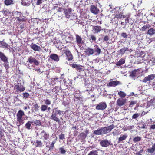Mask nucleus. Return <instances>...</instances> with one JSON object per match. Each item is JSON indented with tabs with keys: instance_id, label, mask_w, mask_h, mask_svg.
<instances>
[{
	"instance_id": "1",
	"label": "nucleus",
	"mask_w": 155,
	"mask_h": 155,
	"mask_svg": "<svg viewBox=\"0 0 155 155\" xmlns=\"http://www.w3.org/2000/svg\"><path fill=\"white\" fill-rule=\"evenodd\" d=\"M114 127V124H112L107 127L97 129L94 131V134L96 135H104L110 132Z\"/></svg>"
},
{
	"instance_id": "2",
	"label": "nucleus",
	"mask_w": 155,
	"mask_h": 155,
	"mask_svg": "<svg viewBox=\"0 0 155 155\" xmlns=\"http://www.w3.org/2000/svg\"><path fill=\"white\" fill-rule=\"evenodd\" d=\"M52 113L50 117V119L60 123V120L57 117V114L61 115L63 114L64 112L57 109V108H55L52 109Z\"/></svg>"
},
{
	"instance_id": "3",
	"label": "nucleus",
	"mask_w": 155,
	"mask_h": 155,
	"mask_svg": "<svg viewBox=\"0 0 155 155\" xmlns=\"http://www.w3.org/2000/svg\"><path fill=\"white\" fill-rule=\"evenodd\" d=\"M71 11V8H68L64 11V13L67 18L73 19L76 18V16L75 13H72Z\"/></svg>"
},
{
	"instance_id": "4",
	"label": "nucleus",
	"mask_w": 155,
	"mask_h": 155,
	"mask_svg": "<svg viewBox=\"0 0 155 155\" xmlns=\"http://www.w3.org/2000/svg\"><path fill=\"white\" fill-rule=\"evenodd\" d=\"M99 144L101 146L103 147H107L109 145L112 146L113 143L110 140H108L107 139H103L100 141Z\"/></svg>"
},
{
	"instance_id": "5",
	"label": "nucleus",
	"mask_w": 155,
	"mask_h": 155,
	"mask_svg": "<svg viewBox=\"0 0 155 155\" xmlns=\"http://www.w3.org/2000/svg\"><path fill=\"white\" fill-rule=\"evenodd\" d=\"M15 87L16 90L15 92L17 94L24 91L25 89L24 86L19 82H18L17 84L15 85Z\"/></svg>"
},
{
	"instance_id": "6",
	"label": "nucleus",
	"mask_w": 155,
	"mask_h": 155,
	"mask_svg": "<svg viewBox=\"0 0 155 155\" xmlns=\"http://www.w3.org/2000/svg\"><path fill=\"white\" fill-rule=\"evenodd\" d=\"M37 135L38 136V137L40 139L45 140H48L49 137V134L47 133L44 130L42 131L40 133L38 134Z\"/></svg>"
},
{
	"instance_id": "7",
	"label": "nucleus",
	"mask_w": 155,
	"mask_h": 155,
	"mask_svg": "<svg viewBox=\"0 0 155 155\" xmlns=\"http://www.w3.org/2000/svg\"><path fill=\"white\" fill-rule=\"evenodd\" d=\"M107 105L105 102H102L98 104L96 107V109L97 110H103L105 109Z\"/></svg>"
},
{
	"instance_id": "8",
	"label": "nucleus",
	"mask_w": 155,
	"mask_h": 155,
	"mask_svg": "<svg viewBox=\"0 0 155 155\" xmlns=\"http://www.w3.org/2000/svg\"><path fill=\"white\" fill-rule=\"evenodd\" d=\"M28 61L30 64H32L33 63L36 66L38 65L39 64L38 61L36 60L35 58L32 56H30L28 58Z\"/></svg>"
},
{
	"instance_id": "9",
	"label": "nucleus",
	"mask_w": 155,
	"mask_h": 155,
	"mask_svg": "<svg viewBox=\"0 0 155 155\" xmlns=\"http://www.w3.org/2000/svg\"><path fill=\"white\" fill-rule=\"evenodd\" d=\"M64 53L66 54V58L68 60H71L73 59V56L71 52L68 49L64 50Z\"/></svg>"
},
{
	"instance_id": "10",
	"label": "nucleus",
	"mask_w": 155,
	"mask_h": 155,
	"mask_svg": "<svg viewBox=\"0 0 155 155\" xmlns=\"http://www.w3.org/2000/svg\"><path fill=\"white\" fill-rule=\"evenodd\" d=\"M155 78V75L152 74L145 77L144 78L143 80L142 81L143 82L146 83L147 81L153 80Z\"/></svg>"
},
{
	"instance_id": "11",
	"label": "nucleus",
	"mask_w": 155,
	"mask_h": 155,
	"mask_svg": "<svg viewBox=\"0 0 155 155\" xmlns=\"http://www.w3.org/2000/svg\"><path fill=\"white\" fill-rule=\"evenodd\" d=\"M90 11L92 13L94 14H97L99 12V9L94 5L91 6Z\"/></svg>"
},
{
	"instance_id": "12",
	"label": "nucleus",
	"mask_w": 155,
	"mask_h": 155,
	"mask_svg": "<svg viewBox=\"0 0 155 155\" xmlns=\"http://www.w3.org/2000/svg\"><path fill=\"white\" fill-rule=\"evenodd\" d=\"M70 65L73 68H75L77 70H78L79 71H83L82 68V66L78 64H70Z\"/></svg>"
},
{
	"instance_id": "13",
	"label": "nucleus",
	"mask_w": 155,
	"mask_h": 155,
	"mask_svg": "<svg viewBox=\"0 0 155 155\" xmlns=\"http://www.w3.org/2000/svg\"><path fill=\"white\" fill-rule=\"evenodd\" d=\"M126 103V100L121 98H119L117 101V104L119 107H121L124 105Z\"/></svg>"
},
{
	"instance_id": "14",
	"label": "nucleus",
	"mask_w": 155,
	"mask_h": 155,
	"mask_svg": "<svg viewBox=\"0 0 155 155\" xmlns=\"http://www.w3.org/2000/svg\"><path fill=\"white\" fill-rule=\"evenodd\" d=\"M75 36L77 45H79L83 43L84 41L82 40V38L78 34H76L75 35Z\"/></svg>"
},
{
	"instance_id": "15",
	"label": "nucleus",
	"mask_w": 155,
	"mask_h": 155,
	"mask_svg": "<svg viewBox=\"0 0 155 155\" xmlns=\"http://www.w3.org/2000/svg\"><path fill=\"white\" fill-rule=\"evenodd\" d=\"M50 58L52 60L56 62H58L59 60V57L56 54H51L50 55Z\"/></svg>"
},
{
	"instance_id": "16",
	"label": "nucleus",
	"mask_w": 155,
	"mask_h": 155,
	"mask_svg": "<svg viewBox=\"0 0 155 155\" xmlns=\"http://www.w3.org/2000/svg\"><path fill=\"white\" fill-rule=\"evenodd\" d=\"M30 47L31 48L35 51H39L41 49L40 47L38 46L35 44H32L30 45Z\"/></svg>"
},
{
	"instance_id": "17",
	"label": "nucleus",
	"mask_w": 155,
	"mask_h": 155,
	"mask_svg": "<svg viewBox=\"0 0 155 155\" xmlns=\"http://www.w3.org/2000/svg\"><path fill=\"white\" fill-rule=\"evenodd\" d=\"M85 52L87 55L90 56L94 54V49L88 48L86 49Z\"/></svg>"
},
{
	"instance_id": "18",
	"label": "nucleus",
	"mask_w": 155,
	"mask_h": 155,
	"mask_svg": "<svg viewBox=\"0 0 155 155\" xmlns=\"http://www.w3.org/2000/svg\"><path fill=\"white\" fill-rule=\"evenodd\" d=\"M0 59L3 62H5L7 61L8 58L4 53L0 51Z\"/></svg>"
},
{
	"instance_id": "19",
	"label": "nucleus",
	"mask_w": 155,
	"mask_h": 155,
	"mask_svg": "<svg viewBox=\"0 0 155 155\" xmlns=\"http://www.w3.org/2000/svg\"><path fill=\"white\" fill-rule=\"evenodd\" d=\"M101 28L99 26H94L93 28L94 33L95 34L98 33L101 30Z\"/></svg>"
},
{
	"instance_id": "20",
	"label": "nucleus",
	"mask_w": 155,
	"mask_h": 155,
	"mask_svg": "<svg viewBox=\"0 0 155 155\" xmlns=\"http://www.w3.org/2000/svg\"><path fill=\"white\" fill-rule=\"evenodd\" d=\"M39 107L40 106L37 103L34 104L33 105V108L35 112H36L37 115H40L39 112Z\"/></svg>"
},
{
	"instance_id": "21",
	"label": "nucleus",
	"mask_w": 155,
	"mask_h": 155,
	"mask_svg": "<svg viewBox=\"0 0 155 155\" xmlns=\"http://www.w3.org/2000/svg\"><path fill=\"white\" fill-rule=\"evenodd\" d=\"M24 115V112L21 110H19L17 114V118L22 119V116Z\"/></svg>"
},
{
	"instance_id": "22",
	"label": "nucleus",
	"mask_w": 155,
	"mask_h": 155,
	"mask_svg": "<svg viewBox=\"0 0 155 155\" xmlns=\"http://www.w3.org/2000/svg\"><path fill=\"white\" fill-rule=\"evenodd\" d=\"M127 134H124L123 135H120L118 139V143H120L121 141L125 140L127 138Z\"/></svg>"
},
{
	"instance_id": "23",
	"label": "nucleus",
	"mask_w": 155,
	"mask_h": 155,
	"mask_svg": "<svg viewBox=\"0 0 155 155\" xmlns=\"http://www.w3.org/2000/svg\"><path fill=\"white\" fill-rule=\"evenodd\" d=\"M120 84V82L118 81H112L109 83V86L115 87Z\"/></svg>"
},
{
	"instance_id": "24",
	"label": "nucleus",
	"mask_w": 155,
	"mask_h": 155,
	"mask_svg": "<svg viewBox=\"0 0 155 155\" xmlns=\"http://www.w3.org/2000/svg\"><path fill=\"white\" fill-rule=\"evenodd\" d=\"M94 52H96V55H99L101 52V50L99 48V46L97 45H95L94 46Z\"/></svg>"
},
{
	"instance_id": "25",
	"label": "nucleus",
	"mask_w": 155,
	"mask_h": 155,
	"mask_svg": "<svg viewBox=\"0 0 155 155\" xmlns=\"http://www.w3.org/2000/svg\"><path fill=\"white\" fill-rule=\"evenodd\" d=\"M16 125L17 126L19 127L24 123V120L21 118H17Z\"/></svg>"
},
{
	"instance_id": "26",
	"label": "nucleus",
	"mask_w": 155,
	"mask_h": 155,
	"mask_svg": "<svg viewBox=\"0 0 155 155\" xmlns=\"http://www.w3.org/2000/svg\"><path fill=\"white\" fill-rule=\"evenodd\" d=\"M3 41L4 40L2 41H1V42H0V47H1L4 48H8L9 47V45L5 42H4Z\"/></svg>"
},
{
	"instance_id": "27",
	"label": "nucleus",
	"mask_w": 155,
	"mask_h": 155,
	"mask_svg": "<svg viewBox=\"0 0 155 155\" xmlns=\"http://www.w3.org/2000/svg\"><path fill=\"white\" fill-rule=\"evenodd\" d=\"M100 150L99 149H98L97 150H92L89 152L88 155H98V151Z\"/></svg>"
},
{
	"instance_id": "28",
	"label": "nucleus",
	"mask_w": 155,
	"mask_h": 155,
	"mask_svg": "<svg viewBox=\"0 0 155 155\" xmlns=\"http://www.w3.org/2000/svg\"><path fill=\"white\" fill-rule=\"evenodd\" d=\"M155 151V143H154L152 146L151 148H148L147 149V151L148 152L150 153H153Z\"/></svg>"
},
{
	"instance_id": "29",
	"label": "nucleus",
	"mask_w": 155,
	"mask_h": 155,
	"mask_svg": "<svg viewBox=\"0 0 155 155\" xmlns=\"http://www.w3.org/2000/svg\"><path fill=\"white\" fill-rule=\"evenodd\" d=\"M32 122L30 121H28L25 124V127L26 128L29 130L31 128V124Z\"/></svg>"
},
{
	"instance_id": "30",
	"label": "nucleus",
	"mask_w": 155,
	"mask_h": 155,
	"mask_svg": "<svg viewBox=\"0 0 155 155\" xmlns=\"http://www.w3.org/2000/svg\"><path fill=\"white\" fill-rule=\"evenodd\" d=\"M147 34L150 35H152L155 34V29L151 28L148 30Z\"/></svg>"
},
{
	"instance_id": "31",
	"label": "nucleus",
	"mask_w": 155,
	"mask_h": 155,
	"mask_svg": "<svg viewBox=\"0 0 155 155\" xmlns=\"http://www.w3.org/2000/svg\"><path fill=\"white\" fill-rule=\"evenodd\" d=\"M128 48H127L124 47L120 50L119 51V52L122 55L124 54L126 52V51L128 50Z\"/></svg>"
},
{
	"instance_id": "32",
	"label": "nucleus",
	"mask_w": 155,
	"mask_h": 155,
	"mask_svg": "<svg viewBox=\"0 0 155 155\" xmlns=\"http://www.w3.org/2000/svg\"><path fill=\"white\" fill-rule=\"evenodd\" d=\"M125 60L122 58L116 63V65L117 66H120L124 64L125 63Z\"/></svg>"
},
{
	"instance_id": "33",
	"label": "nucleus",
	"mask_w": 155,
	"mask_h": 155,
	"mask_svg": "<svg viewBox=\"0 0 155 155\" xmlns=\"http://www.w3.org/2000/svg\"><path fill=\"white\" fill-rule=\"evenodd\" d=\"M5 4L7 6H8L11 5L13 4V0H5L4 1Z\"/></svg>"
},
{
	"instance_id": "34",
	"label": "nucleus",
	"mask_w": 155,
	"mask_h": 155,
	"mask_svg": "<svg viewBox=\"0 0 155 155\" xmlns=\"http://www.w3.org/2000/svg\"><path fill=\"white\" fill-rule=\"evenodd\" d=\"M137 71L136 70L133 71L130 76L131 77L133 78L136 77L137 76Z\"/></svg>"
},
{
	"instance_id": "35",
	"label": "nucleus",
	"mask_w": 155,
	"mask_h": 155,
	"mask_svg": "<svg viewBox=\"0 0 155 155\" xmlns=\"http://www.w3.org/2000/svg\"><path fill=\"white\" fill-rule=\"evenodd\" d=\"M14 15L16 16V18L19 17L21 15V13L19 12L15 11L13 12Z\"/></svg>"
},
{
	"instance_id": "36",
	"label": "nucleus",
	"mask_w": 155,
	"mask_h": 155,
	"mask_svg": "<svg viewBox=\"0 0 155 155\" xmlns=\"http://www.w3.org/2000/svg\"><path fill=\"white\" fill-rule=\"evenodd\" d=\"M118 94L122 98L125 97L126 96V93L121 91H118Z\"/></svg>"
},
{
	"instance_id": "37",
	"label": "nucleus",
	"mask_w": 155,
	"mask_h": 155,
	"mask_svg": "<svg viewBox=\"0 0 155 155\" xmlns=\"http://www.w3.org/2000/svg\"><path fill=\"white\" fill-rule=\"evenodd\" d=\"M5 16H7L10 13L8 10H3L1 11Z\"/></svg>"
},
{
	"instance_id": "38",
	"label": "nucleus",
	"mask_w": 155,
	"mask_h": 155,
	"mask_svg": "<svg viewBox=\"0 0 155 155\" xmlns=\"http://www.w3.org/2000/svg\"><path fill=\"white\" fill-rule=\"evenodd\" d=\"M47 106L43 104L41 105V111L42 112H44L47 110Z\"/></svg>"
},
{
	"instance_id": "39",
	"label": "nucleus",
	"mask_w": 155,
	"mask_h": 155,
	"mask_svg": "<svg viewBox=\"0 0 155 155\" xmlns=\"http://www.w3.org/2000/svg\"><path fill=\"white\" fill-rule=\"evenodd\" d=\"M44 101L45 104V105L47 106L51 104V102L48 99L44 100Z\"/></svg>"
},
{
	"instance_id": "40",
	"label": "nucleus",
	"mask_w": 155,
	"mask_h": 155,
	"mask_svg": "<svg viewBox=\"0 0 155 155\" xmlns=\"http://www.w3.org/2000/svg\"><path fill=\"white\" fill-rule=\"evenodd\" d=\"M141 139V138L140 137L137 136L134 138L133 141L134 142H136L140 141Z\"/></svg>"
},
{
	"instance_id": "41",
	"label": "nucleus",
	"mask_w": 155,
	"mask_h": 155,
	"mask_svg": "<svg viewBox=\"0 0 155 155\" xmlns=\"http://www.w3.org/2000/svg\"><path fill=\"white\" fill-rule=\"evenodd\" d=\"M90 38H89L90 39V40L91 39L93 41H95L96 39V37L93 35H89Z\"/></svg>"
},
{
	"instance_id": "42",
	"label": "nucleus",
	"mask_w": 155,
	"mask_h": 155,
	"mask_svg": "<svg viewBox=\"0 0 155 155\" xmlns=\"http://www.w3.org/2000/svg\"><path fill=\"white\" fill-rule=\"evenodd\" d=\"M115 17L117 18H124V16L122 15L121 13L117 14L116 15Z\"/></svg>"
},
{
	"instance_id": "43",
	"label": "nucleus",
	"mask_w": 155,
	"mask_h": 155,
	"mask_svg": "<svg viewBox=\"0 0 155 155\" xmlns=\"http://www.w3.org/2000/svg\"><path fill=\"white\" fill-rule=\"evenodd\" d=\"M140 115V114L139 113H135L133 115L132 117V119H135L139 117Z\"/></svg>"
},
{
	"instance_id": "44",
	"label": "nucleus",
	"mask_w": 155,
	"mask_h": 155,
	"mask_svg": "<svg viewBox=\"0 0 155 155\" xmlns=\"http://www.w3.org/2000/svg\"><path fill=\"white\" fill-rule=\"evenodd\" d=\"M59 150L61 153L62 154H64L66 152V150L63 147L60 148Z\"/></svg>"
},
{
	"instance_id": "45",
	"label": "nucleus",
	"mask_w": 155,
	"mask_h": 155,
	"mask_svg": "<svg viewBox=\"0 0 155 155\" xmlns=\"http://www.w3.org/2000/svg\"><path fill=\"white\" fill-rule=\"evenodd\" d=\"M4 66L6 69L8 68V59H7V61L4 62Z\"/></svg>"
},
{
	"instance_id": "46",
	"label": "nucleus",
	"mask_w": 155,
	"mask_h": 155,
	"mask_svg": "<svg viewBox=\"0 0 155 155\" xmlns=\"http://www.w3.org/2000/svg\"><path fill=\"white\" fill-rule=\"evenodd\" d=\"M21 4L24 6H28V4L25 2L24 0H21Z\"/></svg>"
},
{
	"instance_id": "47",
	"label": "nucleus",
	"mask_w": 155,
	"mask_h": 155,
	"mask_svg": "<svg viewBox=\"0 0 155 155\" xmlns=\"http://www.w3.org/2000/svg\"><path fill=\"white\" fill-rule=\"evenodd\" d=\"M36 143L37 144V146L38 147H41L42 146V143L41 141L37 140Z\"/></svg>"
},
{
	"instance_id": "48",
	"label": "nucleus",
	"mask_w": 155,
	"mask_h": 155,
	"mask_svg": "<svg viewBox=\"0 0 155 155\" xmlns=\"http://www.w3.org/2000/svg\"><path fill=\"white\" fill-rule=\"evenodd\" d=\"M44 1V0H37L36 4L37 5H39L41 4Z\"/></svg>"
},
{
	"instance_id": "49",
	"label": "nucleus",
	"mask_w": 155,
	"mask_h": 155,
	"mask_svg": "<svg viewBox=\"0 0 155 155\" xmlns=\"http://www.w3.org/2000/svg\"><path fill=\"white\" fill-rule=\"evenodd\" d=\"M61 87H56L55 88V90L54 91L56 93H57L58 92L61 91Z\"/></svg>"
},
{
	"instance_id": "50",
	"label": "nucleus",
	"mask_w": 155,
	"mask_h": 155,
	"mask_svg": "<svg viewBox=\"0 0 155 155\" xmlns=\"http://www.w3.org/2000/svg\"><path fill=\"white\" fill-rule=\"evenodd\" d=\"M22 95H23V97L24 98H28V97L29 96V94L26 92L23 93L22 94Z\"/></svg>"
},
{
	"instance_id": "51",
	"label": "nucleus",
	"mask_w": 155,
	"mask_h": 155,
	"mask_svg": "<svg viewBox=\"0 0 155 155\" xmlns=\"http://www.w3.org/2000/svg\"><path fill=\"white\" fill-rule=\"evenodd\" d=\"M81 137L83 139H85L87 136V134L85 133H81L80 134Z\"/></svg>"
},
{
	"instance_id": "52",
	"label": "nucleus",
	"mask_w": 155,
	"mask_h": 155,
	"mask_svg": "<svg viewBox=\"0 0 155 155\" xmlns=\"http://www.w3.org/2000/svg\"><path fill=\"white\" fill-rule=\"evenodd\" d=\"M34 123L36 125H40L41 124V122L39 120H37L34 121Z\"/></svg>"
},
{
	"instance_id": "53",
	"label": "nucleus",
	"mask_w": 155,
	"mask_h": 155,
	"mask_svg": "<svg viewBox=\"0 0 155 155\" xmlns=\"http://www.w3.org/2000/svg\"><path fill=\"white\" fill-rule=\"evenodd\" d=\"M121 36L126 38L127 37V35L125 33H121Z\"/></svg>"
},
{
	"instance_id": "54",
	"label": "nucleus",
	"mask_w": 155,
	"mask_h": 155,
	"mask_svg": "<svg viewBox=\"0 0 155 155\" xmlns=\"http://www.w3.org/2000/svg\"><path fill=\"white\" fill-rule=\"evenodd\" d=\"M146 125L145 124H141L140 126H138V127L140 128L144 129L145 128V126Z\"/></svg>"
},
{
	"instance_id": "55",
	"label": "nucleus",
	"mask_w": 155,
	"mask_h": 155,
	"mask_svg": "<svg viewBox=\"0 0 155 155\" xmlns=\"http://www.w3.org/2000/svg\"><path fill=\"white\" fill-rule=\"evenodd\" d=\"M32 69L35 70V71H37V72H38L40 73H42L43 72V71H41V70L40 68L38 69H35V68L34 67V68H32Z\"/></svg>"
},
{
	"instance_id": "56",
	"label": "nucleus",
	"mask_w": 155,
	"mask_h": 155,
	"mask_svg": "<svg viewBox=\"0 0 155 155\" xmlns=\"http://www.w3.org/2000/svg\"><path fill=\"white\" fill-rule=\"evenodd\" d=\"M59 138L60 139L62 140L64 138V134H61L59 136Z\"/></svg>"
},
{
	"instance_id": "57",
	"label": "nucleus",
	"mask_w": 155,
	"mask_h": 155,
	"mask_svg": "<svg viewBox=\"0 0 155 155\" xmlns=\"http://www.w3.org/2000/svg\"><path fill=\"white\" fill-rule=\"evenodd\" d=\"M149 27H148V26L147 25H144L143 27H142V30L143 31H145L147 28H149Z\"/></svg>"
},
{
	"instance_id": "58",
	"label": "nucleus",
	"mask_w": 155,
	"mask_h": 155,
	"mask_svg": "<svg viewBox=\"0 0 155 155\" xmlns=\"http://www.w3.org/2000/svg\"><path fill=\"white\" fill-rule=\"evenodd\" d=\"M136 102L134 101H131L130 104V107H132V105H134L136 104Z\"/></svg>"
},
{
	"instance_id": "59",
	"label": "nucleus",
	"mask_w": 155,
	"mask_h": 155,
	"mask_svg": "<svg viewBox=\"0 0 155 155\" xmlns=\"http://www.w3.org/2000/svg\"><path fill=\"white\" fill-rule=\"evenodd\" d=\"M109 40V37L108 36H105L103 38V40L105 41H108Z\"/></svg>"
},
{
	"instance_id": "60",
	"label": "nucleus",
	"mask_w": 155,
	"mask_h": 155,
	"mask_svg": "<svg viewBox=\"0 0 155 155\" xmlns=\"http://www.w3.org/2000/svg\"><path fill=\"white\" fill-rule=\"evenodd\" d=\"M57 81L58 82V78H52L51 79V81L54 82H55V81Z\"/></svg>"
},
{
	"instance_id": "61",
	"label": "nucleus",
	"mask_w": 155,
	"mask_h": 155,
	"mask_svg": "<svg viewBox=\"0 0 155 155\" xmlns=\"http://www.w3.org/2000/svg\"><path fill=\"white\" fill-rule=\"evenodd\" d=\"M121 24L122 25V26H124L122 28H125V27H126V23H125V22H121Z\"/></svg>"
},
{
	"instance_id": "62",
	"label": "nucleus",
	"mask_w": 155,
	"mask_h": 155,
	"mask_svg": "<svg viewBox=\"0 0 155 155\" xmlns=\"http://www.w3.org/2000/svg\"><path fill=\"white\" fill-rule=\"evenodd\" d=\"M112 134H113V136H115L118 135L117 131L116 130L113 131Z\"/></svg>"
},
{
	"instance_id": "63",
	"label": "nucleus",
	"mask_w": 155,
	"mask_h": 155,
	"mask_svg": "<svg viewBox=\"0 0 155 155\" xmlns=\"http://www.w3.org/2000/svg\"><path fill=\"white\" fill-rule=\"evenodd\" d=\"M150 61H152L153 63H155V58H153L150 59Z\"/></svg>"
},
{
	"instance_id": "64",
	"label": "nucleus",
	"mask_w": 155,
	"mask_h": 155,
	"mask_svg": "<svg viewBox=\"0 0 155 155\" xmlns=\"http://www.w3.org/2000/svg\"><path fill=\"white\" fill-rule=\"evenodd\" d=\"M150 127V128L152 129H155V124H153L151 125Z\"/></svg>"
}]
</instances>
